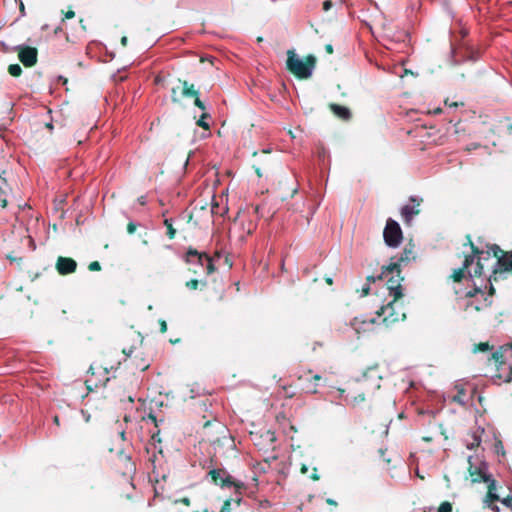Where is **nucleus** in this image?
Returning <instances> with one entry per match:
<instances>
[{"label": "nucleus", "mask_w": 512, "mask_h": 512, "mask_svg": "<svg viewBox=\"0 0 512 512\" xmlns=\"http://www.w3.org/2000/svg\"><path fill=\"white\" fill-rule=\"evenodd\" d=\"M265 436L270 442H274L276 440L274 433L271 431H267Z\"/></svg>", "instance_id": "obj_42"}, {"label": "nucleus", "mask_w": 512, "mask_h": 512, "mask_svg": "<svg viewBox=\"0 0 512 512\" xmlns=\"http://www.w3.org/2000/svg\"><path fill=\"white\" fill-rule=\"evenodd\" d=\"M159 327H160V332L161 333H165L167 331V323L165 320L163 319H160L159 320Z\"/></svg>", "instance_id": "obj_39"}, {"label": "nucleus", "mask_w": 512, "mask_h": 512, "mask_svg": "<svg viewBox=\"0 0 512 512\" xmlns=\"http://www.w3.org/2000/svg\"><path fill=\"white\" fill-rule=\"evenodd\" d=\"M492 346L489 345L488 342H480L477 345H475L474 351L477 352H486L488 350H491Z\"/></svg>", "instance_id": "obj_30"}, {"label": "nucleus", "mask_w": 512, "mask_h": 512, "mask_svg": "<svg viewBox=\"0 0 512 512\" xmlns=\"http://www.w3.org/2000/svg\"><path fill=\"white\" fill-rule=\"evenodd\" d=\"M325 156H326V151L324 148H321V150L318 152V157L320 159L324 160Z\"/></svg>", "instance_id": "obj_52"}, {"label": "nucleus", "mask_w": 512, "mask_h": 512, "mask_svg": "<svg viewBox=\"0 0 512 512\" xmlns=\"http://www.w3.org/2000/svg\"><path fill=\"white\" fill-rule=\"evenodd\" d=\"M378 279H386L389 295L394 301H398L403 297L401 283L404 278L401 276L400 263H390L387 266H383L381 273L378 275Z\"/></svg>", "instance_id": "obj_3"}, {"label": "nucleus", "mask_w": 512, "mask_h": 512, "mask_svg": "<svg viewBox=\"0 0 512 512\" xmlns=\"http://www.w3.org/2000/svg\"><path fill=\"white\" fill-rule=\"evenodd\" d=\"M500 497L497 493H486L484 503L494 512H499V507L494 505V502L500 501Z\"/></svg>", "instance_id": "obj_23"}, {"label": "nucleus", "mask_w": 512, "mask_h": 512, "mask_svg": "<svg viewBox=\"0 0 512 512\" xmlns=\"http://www.w3.org/2000/svg\"><path fill=\"white\" fill-rule=\"evenodd\" d=\"M136 229H137V225L134 222H129L127 224V232L129 234L135 233Z\"/></svg>", "instance_id": "obj_38"}, {"label": "nucleus", "mask_w": 512, "mask_h": 512, "mask_svg": "<svg viewBox=\"0 0 512 512\" xmlns=\"http://www.w3.org/2000/svg\"><path fill=\"white\" fill-rule=\"evenodd\" d=\"M366 280H367V282H368V284H369V283H374L376 280H379V279H378V276H377V277H375V276H373V275H370V276H368V277L366 278Z\"/></svg>", "instance_id": "obj_50"}, {"label": "nucleus", "mask_w": 512, "mask_h": 512, "mask_svg": "<svg viewBox=\"0 0 512 512\" xmlns=\"http://www.w3.org/2000/svg\"><path fill=\"white\" fill-rule=\"evenodd\" d=\"M512 381V366L510 367V372L507 377L504 379V382L510 383Z\"/></svg>", "instance_id": "obj_48"}, {"label": "nucleus", "mask_w": 512, "mask_h": 512, "mask_svg": "<svg viewBox=\"0 0 512 512\" xmlns=\"http://www.w3.org/2000/svg\"><path fill=\"white\" fill-rule=\"evenodd\" d=\"M202 512H214V511H210L207 508H205Z\"/></svg>", "instance_id": "obj_64"}, {"label": "nucleus", "mask_w": 512, "mask_h": 512, "mask_svg": "<svg viewBox=\"0 0 512 512\" xmlns=\"http://www.w3.org/2000/svg\"><path fill=\"white\" fill-rule=\"evenodd\" d=\"M381 381L378 365L371 366L360 377L349 381L342 393H346L345 400L349 404L357 406L381 387Z\"/></svg>", "instance_id": "obj_1"}, {"label": "nucleus", "mask_w": 512, "mask_h": 512, "mask_svg": "<svg viewBox=\"0 0 512 512\" xmlns=\"http://www.w3.org/2000/svg\"><path fill=\"white\" fill-rule=\"evenodd\" d=\"M242 501V493L235 494V497H229L224 500L219 512H233V510L240 507Z\"/></svg>", "instance_id": "obj_19"}, {"label": "nucleus", "mask_w": 512, "mask_h": 512, "mask_svg": "<svg viewBox=\"0 0 512 512\" xmlns=\"http://www.w3.org/2000/svg\"><path fill=\"white\" fill-rule=\"evenodd\" d=\"M18 58L25 67H33L38 60V50L35 47L19 45L16 47Z\"/></svg>", "instance_id": "obj_13"}, {"label": "nucleus", "mask_w": 512, "mask_h": 512, "mask_svg": "<svg viewBox=\"0 0 512 512\" xmlns=\"http://www.w3.org/2000/svg\"><path fill=\"white\" fill-rule=\"evenodd\" d=\"M119 473L123 476H131L136 471V466L131 459L130 454H127L124 450L117 452L116 463Z\"/></svg>", "instance_id": "obj_12"}, {"label": "nucleus", "mask_w": 512, "mask_h": 512, "mask_svg": "<svg viewBox=\"0 0 512 512\" xmlns=\"http://www.w3.org/2000/svg\"><path fill=\"white\" fill-rule=\"evenodd\" d=\"M316 66V57L307 55L304 60L300 59L294 50H288L286 68L298 79H308Z\"/></svg>", "instance_id": "obj_2"}, {"label": "nucleus", "mask_w": 512, "mask_h": 512, "mask_svg": "<svg viewBox=\"0 0 512 512\" xmlns=\"http://www.w3.org/2000/svg\"><path fill=\"white\" fill-rule=\"evenodd\" d=\"M8 73L13 77H19L22 74V68L19 64H10L8 66Z\"/></svg>", "instance_id": "obj_26"}, {"label": "nucleus", "mask_w": 512, "mask_h": 512, "mask_svg": "<svg viewBox=\"0 0 512 512\" xmlns=\"http://www.w3.org/2000/svg\"><path fill=\"white\" fill-rule=\"evenodd\" d=\"M253 169H254V171H255L256 175H257L259 178H261V177L263 176V173H262V171H261V167H260L259 165L254 164V165H253Z\"/></svg>", "instance_id": "obj_41"}, {"label": "nucleus", "mask_w": 512, "mask_h": 512, "mask_svg": "<svg viewBox=\"0 0 512 512\" xmlns=\"http://www.w3.org/2000/svg\"><path fill=\"white\" fill-rule=\"evenodd\" d=\"M199 281L197 279H191L186 282V287L190 290H196L199 287Z\"/></svg>", "instance_id": "obj_35"}, {"label": "nucleus", "mask_w": 512, "mask_h": 512, "mask_svg": "<svg viewBox=\"0 0 512 512\" xmlns=\"http://www.w3.org/2000/svg\"><path fill=\"white\" fill-rule=\"evenodd\" d=\"M487 483V493H496L497 491V482L496 480L492 477V475L489 477V480L486 482Z\"/></svg>", "instance_id": "obj_27"}, {"label": "nucleus", "mask_w": 512, "mask_h": 512, "mask_svg": "<svg viewBox=\"0 0 512 512\" xmlns=\"http://www.w3.org/2000/svg\"><path fill=\"white\" fill-rule=\"evenodd\" d=\"M326 503H327L328 505H331V506H334V507H337V506H338L337 502H336L335 500L331 499V498H327V499H326Z\"/></svg>", "instance_id": "obj_49"}, {"label": "nucleus", "mask_w": 512, "mask_h": 512, "mask_svg": "<svg viewBox=\"0 0 512 512\" xmlns=\"http://www.w3.org/2000/svg\"><path fill=\"white\" fill-rule=\"evenodd\" d=\"M501 378L502 377L500 374H496L493 376V382L499 384V382H497V380H501Z\"/></svg>", "instance_id": "obj_55"}, {"label": "nucleus", "mask_w": 512, "mask_h": 512, "mask_svg": "<svg viewBox=\"0 0 512 512\" xmlns=\"http://www.w3.org/2000/svg\"><path fill=\"white\" fill-rule=\"evenodd\" d=\"M310 478L313 480V481H317L320 479V476L317 472V468H314L313 469V473L310 475Z\"/></svg>", "instance_id": "obj_43"}, {"label": "nucleus", "mask_w": 512, "mask_h": 512, "mask_svg": "<svg viewBox=\"0 0 512 512\" xmlns=\"http://www.w3.org/2000/svg\"><path fill=\"white\" fill-rule=\"evenodd\" d=\"M207 476L210 478L211 483L215 486H218L221 489L233 488L235 494H241L242 491L246 489L244 482L235 479L224 468H211L208 471Z\"/></svg>", "instance_id": "obj_4"}, {"label": "nucleus", "mask_w": 512, "mask_h": 512, "mask_svg": "<svg viewBox=\"0 0 512 512\" xmlns=\"http://www.w3.org/2000/svg\"><path fill=\"white\" fill-rule=\"evenodd\" d=\"M127 399H128V401H129L130 403H133V402H134V399H133V397H132V396H128V398H127Z\"/></svg>", "instance_id": "obj_63"}, {"label": "nucleus", "mask_w": 512, "mask_h": 512, "mask_svg": "<svg viewBox=\"0 0 512 512\" xmlns=\"http://www.w3.org/2000/svg\"><path fill=\"white\" fill-rule=\"evenodd\" d=\"M325 282H326L328 285H332L333 280H332V278H331V277H326V278H325Z\"/></svg>", "instance_id": "obj_60"}, {"label": "nucleus", "mask_w": 512, "mask_h": 512, "mask_svg": "<svg viewBox=\"0 0 512 512\" xmlns=\"http://www.w3.org/2000/svg\"><path fill=\"white\" fill-rule=\"evenodd\" d=\"M88 269L90 271H100L101 270V265L98 261H92L89 265H88Z\"/></svg>", "instance_id": "obj_36"}, {"label": "nucleus", "mask_w": 512, "mask_h": 512, "mask_svg": "<svg viewBox=\"0 0 512 512\" xmlns=\"http://www.w3.org/2000/svg\"><path fill=\"white\" fill-rule=\"evenodd\" d=\"M493 281L490 282V287H489V292H488V296L490 299H492L491 297L495 294V288L492 284Z\"/></svg>", "instance_id": "obj_46"}, {"label": "nucleus", "mask_w": 512, "mask_h": 512, "mask_svg": "<svg viewBox=\"0 0 512 512\" xmlns=\"http://www.w3.org/2000/svg\"><path fill=\"white\" fill-rule=\"evenodd\" d=\"M329 109L340 119L349 120L351 118V111L345 107L336 103H330Z\"/></svg>", "instance_id": "obj_22"}, {"label": "nucleus", "mask_w": 512, "mask_h": 512, "mask_svg": "<svg viewBox=\"0 0 512 512\" xmlns=\"http://www.w3.org/2000/svg\"><path fill=\"white\" fill-rule=\"evenodd\" d=\"M491 359L494 360L495 363L503 364L504 363V355L501 350H497L492 353Z\"/></svg>", "instance_id": "obj_29"}, {"label": "nucleus", "mask_w": 512, "mask_h": 512, "mask_svg": "<svg viewBox=\"0 0 512 512\" xmlns=\"http://www.w3.org/2000/svg\"><path fill=\"white\" fill-rule=\"evenodd\" d=\"M465 239H466V242L463 245L469 246L471 249V253L468 254L467 256H473V260H475V258H477V262L473 269V272H469V276H470V278L480 277L483 274V264L481 261H482V259H489V252H487V257L484 258L483 257L484 251L481 250L480 248H478L473 243L471 235L467 234L465 236Z\"/></svg>", "instance_id": "obj_11"}, {"label": "nucleus", "mask_w": 512, "mask_h": 512, "mask_svg": "<svg viewBox=\"0 0 512 512\" xmlns=\"http://www.w3.org/2000/svg\"><path fill=\"white\" fill-rule=\"evenodd\" d=\"M370 292L369 284H366L362 287V296H367Z\"/></svg>", "instance_id": "obj_45"}, {"label": "nucleus", "mask_w": 512, "mask_h": 512, "mask_svg": "<svg viewBox=\"0 0 512 512\" xmlns=\"http://www.w3.org/2000/svg\"><path fill=\"white\" fill-rule=\"evenodd\" d=\"M127 43H128V38H127L126 36H123V37L121 38V44H122L123 46H126V45H127Z\"/></svg>", "instance_id": "obj_56"}, {"label": "nucleus", "mask_w": 512, "mask_h": 512, "mask_svg": "<svg viewBox=\"0 0 512 512\" xmlns=\"http://www.w3.org/2000/svg\"><path fill=\"white\" fill-rule=\"evenodd\" d=\"M480 294L484 298V292L481 288H474L466 293V297L474 298L476 295Z\"/></svg>", "instance_id": "obj_34"}, {"label": "nucleus", "mask_w": 512, "mask_h": 512, "mask_svg": "<svg viewBox=\"0 0 512 512\" xmlns=\"http://www.w3.org/2000/svg\"><path fill=\"white\" fill-rule=\"evenodd\" d=\"M384 242L387 246L396 248L403 240V233L397 221L389 218L383 231Z\"/></svg>", "instance_id": "obj_9"}, {"label": "nucleus", "mask_w": 512, "mask_h": 512, "mask_svg": "<svg viewBox=\"0 0 512 512\" xmlns=\"http://www.w3.org/2000/svg\"><path fill=\"white\" fill-rule=\"evenodd\" d=\"M283 390L285 392V396L286 397L291 398V397H293L295 395V391H294V389H293V387L291 385L290 386H284Z\"/></svg>", "instance_id": "obj_37"}, {"label": "nucleus", "mask_w": 512, "mask_h": 512, "mask_svg": "<svg viewBox=\"0 0 512 512\" xmlns=\"http://www.w3.org/2000/svg\"><path fill=\"white\" fill-rule=\"evenodd\" d=\"M410 201L413 203V205H405L401 208L402 218L407 225L411 223L414 216L420 213L419 206L422 202V199L418 200L415 197H410Z\"/></svg>", "instance_id": "obj_16"}, {"label": "nucleus", "mask_w": 512, "mask_h": 512, "mask_svg": "<svg viewBox=\"0 0 512 512\" xmlns=\"http://www.w3.org/2000/svg\"><path fill=\"white\" fill-rule=\"evenodd\" d=\"M164 225L167 229L166 235L167 237L172 240L176 236V229L173 227L172 219H164Z\"/></svg>", "instance_id": "obj_24"}, {"label": "nucleus", "mask_w": 512, "mask_h": 512, "mask_svg": "<svg viewBox=\"0 0 512 512\" xmlns=\"http://www.w3.org/2000/svg\"><path fill=\"white\" fill-rule=\"evenodd\" d=\"M74 17H75V12H74L73 10L69 9L68 11H66V12L64 13V18H63V20H66V19H72V18H74Z\"/></svg>", "instance_id": "obj_40"}, {"label": "nucleus", "mask_w": 512, "mask_h": 512, "mask_svg": "<svg viewBox=\"0 0 512 512\" xmlns=\"http://www.w3.org/2000/svg\"><path fill=\"white\" fill-rule=\"evenodd\" d=\"M422 440L425 441V442H432L433 441V437H431V436H424V437H422Z\"/></svg>", "instance_id": "obj_57"}, {"label": "nucleus", "mask_w": 512, "mask_h": 512, "mask_svg": "<svg viewBox=\"0 0 512 512\" xmlns=\"http://www.w3.org/2000/svg\"><path fill=\"white\" fill-rule=\"evenodd\" d=\"M181 84L180 87H173L171 90V100L173 103H178L181 98H193L194 105L201 110H206L205 104L199 98V91L195 88L194 84H190L187 80L178 79Z\"/></svg>", "instance_id": "obj_5"}, {"label": "nucleus", "mask_w": 512, "mask_h": 512, "mask_svg": "<svg viewBox=\"0 0 512 512\" xmlns=\"http://www.w3.org/2000/svg\"><path fill=\"white\" fill-rule=\"evenodd\" d=\"M493 300L489 297H484L481 303L470 301L467 303L465 311L467 312H480L492 306Z\"/></svg>", "instance_id": "obj_21"}, {"label": "nucleus", "mask_w": 512, "mask_h": 512, "mask_svg": "<svg viewBox=\"0 0 512 512\" xmlns=\"http://www.w3.org/2000/svg\"><path fill=\"white\" fill-rule=\"evenodd\" d=\"M333 3L330 0H326L323 3V10L328 11L332 7Z\"/></svg>", "instance_id": "obj_44"}, {"label": "nucleus", "mask_w": 512, "mask_h": 512, "mask_svg": "<svg viewBox=\"0 0 512 512\" xmlns=\"http://www.w3.org/2000/svg\"><path fill=\"white\" fill-rule=\"evenodd\" d=\"M512 271V251L505 252V254L497 260V267L493 270V273L489 276L488 281H498V274L503 272Z\"/></svg>", "instance_id": "obj_14"}, {"label": "nucleus", "mask_w": 512, "mask_h": 512, "mask_svg": "<svg viewBox=\"0 0 512 512\" xmlns=\"http://www.w3.org/2000/svg\"><path fill=\"white\" fill-rule=\"evenodd\" d=\"M55 268L60 275H69L76 271L77 262L71 257L59 256L56 260Z\"/></svg>", "instance_id": "obj_15"}, {"label": "nucleus", "mask_w": 512, "mask_h": 512, "mask_svg": "<svg viewBox=\"0 0 512 512\" xmlns=\"http://www.w3.org/2000/svg\"><path fill=\"white\" fill-rule=\"evenodd\" d=\"M474 263L473 256H464V261L462 267L455 269L451 275V278L454 282H461L462 279L466 276H469V272H473L470 270V266Z\"/></svg>", "instance_id": "obj_17"}, {"label": "nucleus", "mask_w": 512, "mask_h": 512, "mask_svg": "<svg viewBox=\"0 0 512 512\" xmlns=\"http://www.w3.org/2000/svg\"><path fill=\"white\" fill-rule=\"evenodd\" d=\"M185 260L189 264H198L201 267H205L206 273L208 275L215 271L212 258L205 252H198L195 248H188Z\"/></svg>", "instance_id": "obj_10"}, {"label": "nucleus", "mask_w": 512, "mask_h": 512, "mask_svg": "<svg viewBox=\"0 0 512 512\" xmlns=\"http://www.w3.org/2000/svg\"><path fill=\"white\" fill-rule=\"evenodd\" d=\"M468 462V473L471 477L472 483L487 482L489 480L491 475L484 471L482 468L474 466L471 462V457H469Z\"/></svg>", "instance_id": "obj_18"}, {"label": "nucleus", "mask_w": 512, "mask_h": 512, "mask_svg": "<svg viewBox=\"0 0 512 512\" xmlns=\"http://www.w3.org/2000/svg\"><path fill=\"white\" fill-rule=\"evenodd\" d=\"M140 205H145L146 204V200H145V197L144 196H141L139 199H138Z\"/></svg>", "instance_id": "obj_59"}, {"label": "nucleus", "mask_w": 512, "mask_h": 512, "mask_svg": "<svg viewBox=\"0 0 512 512\" xmlns=\"http://www.w3.org/2000/svg\"><path fill=\"white\" fill-rule=\"evenodd\" d=\"M491 250H492V253H493V256L499 260V258H501L506 251L502 250L498 245L496 244H493L491 246Z\"/></svg>", "instance_id": "obj_28"}, {"label": "nucleus", "mask_w": 512, "mask_h": 512, "mask_svg": "<svg viewBox=\"0 0 512 512\" xmlns=\"http://www.w3.org/2000/svg\"><path fill=\"white\" fill-rule=\"evenodd\" d=\"M214 420H215V418H214V417H212V419L206 420V421L204 422V424H203V428H206V427L210 426V425H211V423H212Z\"/></svg>", "instance_id": "obj_53"}, {"label": "nucleus", "mask_w": 512, "mask_h": 512, "mask_svg": "<svg viewBox=\"0 0 512 512\" xmlns=\"http://www.w3.org/2000/svg\"><path fill=\"white\" fill-rule=\"evenodd\" d=\"M89 372L91 375L85 380V385L89 392L94 391L100 386L105 387L106 384L110 381V378L107 377L109 372L107 366H95L92 364L89 368Z\"/></svg>", "instance_id": "obj_8"}, {"label": "nucleus", "mask_w": 512, "mask_h": 512, "mask_svg": "<svg viewBox=\"0 0 512 512\" xmlns=\"http://www.w3.org/2000/svg\"><path fill=\"white\" fill-rule=\"evenodd\" d=\"M325 51L328 53V54H332L333 53V46L331 44H326L325 45Z\"/></svg>", "instance_id": "obj_51"}, {"label": "nucleus", "mask_w": 512, "mask_h": 512, "mask_svg": "<svg viewBox=\"0 0 512 512\" xmlns=\"http://www.w3.org/2000/svg\"><path fill=\"white\" fill-rule=\"evenodd\" d=\"M300 471H301V473L305 474V473H307V472H308V467H307L306 465H304V464H303V465L301 466Z\"/></svg>", "instance_id": "obj_58"}, {"label": "nucleus", "mask_w": 512, "mask_h": 512, "mask_svg": "<svg viewBox=\"0 0 512 512\" xmlns=\"http://www.w3.org/2000/svg\"><path fill=\"white\" fill-rule=\"evenodd\" d=\"M53 422H54V424H55V425H57V426H59V425H60V418H59V416H58V415H55V416L53 417Z\"/></svg>", "instance_id": "obj_54"}, {"label": "nucleus", "mask_w": 512, "mask_h": 512, "mask_svg": "<svg viewBox=\"0 0 512 512\" xmlns=\"http://www.w3.org/2000/svg\"><path fill=\"white\" fill-rule=\"evenodd\" d=\"M307 380V378H305ZM317 383H313L310 379H308V384L304 387L307 393L315 394L317 393Z\"/></svg>", "instance_id": "obj_31"}, {"label": "nucleus", "mask_w": 512, "mask_h": 512, "mask_svg": "<svg viewBox=\"0 0 512 512\" xmlns=\"http://www.w3.org/2000/svg\"><path fill=\"white\" fill-rule=\"evenodd\" d=\"M203 113L201 114L200 118L197 120L196 124L203 128L204 130H209L210 129V125L209 123L206 121V119L210 118V114L205 112V110H202Z\"/></svg>", "instance_id": "obj_25"}, {"label": "nucleus", "mask_w": 512, "mask_h": 512, "mask_svg": "<svg viewBox=\"0 0 512 512\" xmlns=\"http://www.w3.org/2000/svg\"><path fill=\"white\" fill-rule=\"evenodd\" d=\"M438 512H452V504L448 501H444L440 504Z\"/></svg>", "instance_id": "obj_32"}, {"label": "nucleus", "mask_w": 512, "mask_h": 512, "mask_svg": "<svg viewBox=\"0 0 512 512\" xmlns=\"http://www.w3.org/2000/svg\"><path fill=\"white\" fill-rule=\"evenodd\" d=\"M376 315L378 319L381 318V322L387 327L399 322L400 320L403 321L406 318L405 313L402 312L401 305L398 304V301H394V299L380 307L376 311Z\"/></svg>", "instance_id": "obj_6"}, {"label": "nucleus", "mask_w": 512, "mask_h": 512, "mask_svg": "<svg viewBox=\"0 0 512 512\" xmlns=\"http://www.w3.org/2000/svg\"><path fill=\"white\" fill-rule=\"evenodd\" d=\"M216 208H218L217 204L215 206H213L212 209H211L213 214L217 213Z\"/></svg>", "instance_id": "obj_61"}, {"label": "nucleus", "mask_w": 512, "mask_h": 512, "mask_svg": "<svg viewBox=\"0 0 512 512\" xmlns=\"http://www.w3.org/2000/svg\"><path fill=\"white\" fill-rule=\"evenodd\" d=\"M321 379H322V377H321L320 375L315 374V375H313V376L311 377V379H310V380H311L313 383H317V384H318V382H319Z\"/></svg>", "instance_id": "obj_47"}, {"label": "nucleus", "mask_w": 512, "mask_h": 512, "mask_svg": "<svg viewBox=\"0 0 512 512\" xmlns=\"http://www.w3.org/2000/svg\"><path fill=\"white\" fill-rule=\"evenodd\" d=\"M178 342H180V339H175V340L170 339V343H172V344H175V343H178Z\"/></svg>", "instance_id": "obj_62"}, {"label": "nucleus", "mask_w": 512, "mask_h": 512, "mask_svg": "<svg viewBox=\"0 0 512 512\" xmlns=\"http://www.w3.org/2000/svg\"><path fill=\"white\" fill-rule=\"evenodd\" d=\"M415 246L412 243H408L403 252L401 253V256L395 263H400L401 265H406L411 261H414L416 259V253L414 250Z\"/></svg>", "instance_id": "obj_20"}, {"label": "nucleus", "mask_w": 512, "mask_h": 512, "mask_svg": "<svg viewBox=\"0 0 512 512\" xmlns=\"http://www.w3.org/2000/svg\"><path fill=\"white\" fill-rule=\"evenodd\" d=\"M122 353L126 356L125 361H129L132 368L145 371L150 367V360L142 351L141 346L123 347Z\"/></svg>", "instance_id": "obj_7"}, {"label": "nucleus", "mask_w": 512, "mask_h": 512, "mask_svg": "<svg viewBox=\"0 0 512 512\" xmlns=\"http://www.w3.org/2000/svg\"><path fill=\"white\" fill-rule=\"evenodd\" d=\"M173 504L174 505H178V504H183L187 507H189L191 505V499L189 497H181V498H178V499H175L173 501Z\"/></svg>", "instance_id": "obj_33"}]
</instances>
